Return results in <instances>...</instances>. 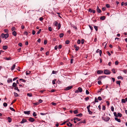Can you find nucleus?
Masks as SVG:
<instances>
[{"label":"nucleus","mask_w":127,"mask_h":127,"mask_svg":"<svg viewBox=\"0 0 127 127\" xmlns=\"http://www.w3.org/2000/svg\"><path fill=\"white\" fill-rule=\"evenodd\" d=\"M16 30V28L14 27H13L11 28V30L12 31H15Z\"/></svg>","instance_id":"79ce46f5"},{"label":"nucleus","mask_w":127,"mask_h":127,"mask_svg":"<svg viewBox=\"0 0 127 127\" xmlns=\"http://www.w3.org/2000/svg\"><path fill=\"white\" fill-rule=\"evenodd\" d=\"M106 6L107 8H109L110 7V5L109 4H107L106 5Z\"/></svg>","instance_id":"774afa93"},{"label":"nucleus","mask_w":127,"mask_h":127,"mask_svg":"<svg viewBox=\"0 0 127 127\" xmlns=\"http://www.w3.org/2000/svg\"><path fill=\"white\" fill-rule=\"evenodd\" d=\"M105 16H102L100 17V19L101 20H104L105 19Z\"/></svg>","instance_id":"4be33fe9"},{"label":"nucleus","mask_w":127,"mask_h":127,"mask_svg":"<svg viewBox=\"0 0 127 127\" xmlns=\"http://www.w3.org/2000/svg\"><path fill=\"white\" fill-rule=\"evenodd\" d=\"M14 87L15 88H14V89L15 90H17L18 92L20 91V90L18 89V87H17V86H16V87Z\"/></svg>","instance_id":"bb28decb"},{"label":"nucleus","mask_w":127,"mask_h":127,"mask_svg":"<svg viewBox=\"0 0 127 127\" xmlns=\"http://www.w3.org/2000/svg\"><path fill=\"white\" fill-rule=\"evenodd\" d=\"M94 27L95 29V30L96 31H97L98 30L97 27V26H94Z\"/></svg>","instance_id":"6e6d98bb"},{"label":"nucleus","mask_w":127,"mask_h":127,"mask_svg":"<svg viewBox=\"0 0 127 127\" xmlns=\"http://www.w3.org/2000/svg\"><path fill=\"white\" fill-rule=\"evenodd\" d=\"M104 73L105 74L108 75L111 73V72L109 70L105 69L104 71Z\"/></svg>","instance_id":"f03ea898"},{"label":"nucleus","mask_w":127,"mask_h":127,"mask_svg":"<svg viewBox=\"0 0 127 127\" xmlns=\"http://www.w3.org/2000/svg\"><path fill=\"white\" fill-rule=\"evenodd\" d=\"M74 121L76 120L77 121H78L80 120V119L78 118L75 117L73 119Z\"/></svg>","instance_id":"1a4fd4ad"},{"label":"nucleus","mask_w":127,"mask_h":127,"mask_svg":"<svg viewBox=\"0 0 127 127\" xmlns=\"http://www.w3.org/2000/svg\"><path fill=\"white\" fill-rule=\"evenodd\" d=\"M88 111L89 112V114H92L93 112H92L90 110V109H89V110H88Z\"/></svg>","instance_id":"72a5a7b5"},{"label":"nucleus","mask_w":127,"mask_h":127,"mask_svg":"<svg viewBox=\"0 0 127 127\" xmlns=\"http://www.w3.org/2000/svg\"><path fill=\"white\" fill-rule=\"evenodd\" d=\"M10 109L11 110H12V111H15V110L14 108H12L11 107H10Z\"/></svg>","instance_id":"de8ad7c7"},{"label":"nucleus","mask_w":127,"mask_h":127,"mask_svg":"<svg viewBox=\"0 0 127 127\" xmlns=\"http://www.w3.org/2000/svg\"><path fill=\"white\" fill-rule=\"evenodd\" d=\"M55 26H57V25H58V22L57 21H55Z\"/></svg>","instance_id":"864d4df0"},{"label":"nucleus","mask_w":127,"mask_h":127,"mask_svg":"<svg viewBox=\"0 0 127 127\" xmlns=\"http://www.w3.org/2000/svg\"><path fill=\"white\" fill-rule=\"evenodd\" d=\"M114 116L115 117H117V113L116 112H114Z\"/></svg>","instance_id":"49530a36"},{"label":"nucleus","mask_w":127,"mask_h":127,"mask_svg":"<svg viewBox=\"0 0 127 127\" xmlns=\"http://www.w3.org/2000/svg\"><path fill=\"white\" fill-rule=\"evenodd\" d=\"M115 119L116 121H117L119 122H121V120L120 119H118L117 117L115 118Z\"/></svg>","instance_id":"9b49d317"},{"label":"nucleus","mask_w":127,"mask_h":127,"mask_svg":"<svg viewBox=\"0 0 127 127\" xmlns=\"http://www.w3.org/2000/svg\"><path fill=\"white\" fill-rule=\"evenodd\" d=\"M96 10L97 12L98 13H100L101 12V10L99 9L98 6H97Z\"/></svg>","instance_id":"6e6552de"},{"label":"nucleus","mask_w":127,"mask_h":127,"mask_svg":"<svg viewBox=\"0 0 127 127\" xmlns=\"http://www.w3.org/2000/svg\"><path fill=\"white\" fill-rule=\"evenodd\" d=\"M89 99V97H88L85 98V100L86 101L88 100Z\"/></svg>","instance_id":"37998d69"},{"label":"nucleus","mask_w":127,"mask_h":127,"mask_svg":"<svg viewBox=\"0 0 127 127\" xmlns=\"http://www.w3.org/2000/svg\"><path fill=\"white\" fill-rule=\"evenodd\" d=\"M97 99L98 100L100 101L102 100V98H101V97L100 96H98V97Z\"/></svg>","instance_id":"603ef678"},{"label":"nucleus","mask_w":127,"mask_h":127,"mask_svg":"<svg viewBox=\"0 0 127 127\" xmlns=\"http://www.w3.org/2000/svg\"><path fill=\"white\" fill-rule=\"evenodd\" d=\"M7 104L5 102H4L3 103V106L4 107H6L7 106Z\"/></svg>","instance_id":"4c0bfd02"},{"label":"nucleus","mask_w":127,"mask_h":127,"mask_svg":"<svg viewBox=\"0 0 127 127\" xmlns=\"http://www.w3.org/2000/svg\"><path fill=\"white\" fill-rule=\"evenodd\" d=\"M12 34L13 35L15 36H16L17 35V33L15 31H13L12 32Z\"/></svg>","instance_id":"dca6fc26"},{"label":"nucleus","mask_w":127,"mask_h":127,"mask_svg":"<svg viewBox=\"0 0 127 127\" xmlns=\"http://www.w3.org/2000/svg\"><path fill=\"white\" fill-rule=\"evenodd\" d=\"M117 78L118 79H121L122 80H123V77L122 76H118L117 77Z\"/></svg>","instance_id":"cd10ccee"},{"label":"nucleus","mask_w":127,"mask_h":127,"mask_svg":"<svg viewBox=\"0 0 127 127\" xmlns=\"http://www.w3.org/2000/svg\"><path fill=\"white\" fill-rule=\"evenodd\" d=\"M66 125L68 126L69 127H71L72 125V124L70 122H69L68 123H67Z\"/></svg>","instance_id":"a211bd4d"},{"label":"nucleus","mask_w":127,"mask_h":127,"mask_svg":"<svg viewBox=\"0 0 127 127\" xmlns=\"http://www.w3.org/2000/svg\"><path fill=\"white\" fill-rule=\"evenodd\" d=\"M48 30H49L50 31H52V30L51 27H49V28H48Z\"/></svg>","instance_id":"e2e57ef3"},{"label":"nucleus","mask_w":127,"mask_h":127,"mask_svg":"<svg viewBox=\"0 0 127 127\" xmlns=\"http://www.w3.org/2000/svg\"><path fill=\"white\" fill-rule=\"evenodd\" d=\"M7 119L9 123H10L12 121V119L10 117H8Z\"/></svg>","instance_id":"ddd939ff"},{"label":"nucleus","mask_w":127,"mask_h":127,"mask_svg":"<svg viewBox=\"0 0 127 127\" xmlns=\"http://www.w3.org/2000/svg\"><path fill=\"white\" fill-rule=\"evenodd\" d=\"M82 116V113H80L79 114H77L76 115V116L77 117H81Z\"/></svg>","instance_id":"b1692460"},{"label":"nucleus","mask_w":127,"mask_h":127,"mask_svg":"<svg viewBox=\"0 0 127 127\" xmlns=\"http://www.w3.org/2000/svg\"><path fill=\"white\" fill-rule=\"evenodd\" d=\"M20 81H21L22 82H26V80H24L23 79H20L19 80Z\"/></svg>","instance_id":"e433bc0d"},{"label":"nucleus","mask_w":127,"mask_h":127,"mask_svg":"<svg viewBox=\"0 0 127 127\" xmlns=\"http://www.w3.org/2000/svg\"><path fill=\"white\" fill-rule=\"evenodd\" d=\"M122 116V114L120 113H118L117 115V117H121Z\"/></svg>","instance_id":"6ab92c4d"},{"label":"nucleus","mask_w":127,"mask_h":127,"mask_svg":"<svg viewBox=\"0 0 127 127\" xmlns=\"http://www.w3.org/2000/svg\"><path fill=\"white\" fill-rule=\"evenodd\" d=\"M64 35V34L63 33H61L60 34V37L61 38Z\"/></svg>","instance_id":"2f4dec72"},{"label":"nucleus","mask_w":127,"mask_h":127,"mask_svg":"<svg viewBox=\"0 0 127 127\" xmlns=\"http://www.w3.org/2000/svg\"><path fill=\"white\" fill-rule=\"evenodd\" d=\"M58 29L59 30L60 29L61 26V24L60 23H59L58 24Z\"/></svg>","instance_id":"473e14b6"},{"label":"nucleus","mask_w":127,"mask_h":127,"mask_svg":"<svg viewBox=\"0 0 127 127\" xmlns=\"http://www.w3.org/2000/svg\"><path fill=\"white\" fill-rule=\"evenodd\" d=\"M73 87L72 86H70L67 87L65 89V90L66 91L72 89Z\"/></svg>","instance_id":"39448f33"},{"label":"nucleus","mask_w":127,"mask_h":127,"mask_svg":"<svg viewBox=\"0 0 127 127\" xmlns=\"http://www.w3.org/2000/svg\"><path fill=\"white\" fill-rule=\"evenodd\" d=\"M78 90L79 91V92H81L82 91V89L81 87H79L78 88Z\"/></svg>","instance_id":"aec40b11"},{"label":"nucleus","mask_w":127,"mask_h":127,"mask_svg":"<svg viewBox=\"0 0 127 127\" xmlns=\"http://www.w3.org/2000/svg\"><path fill=\"white\" fill-rule=\"evenodd\" d=\"M41 31V29H40L36 33L37 34H39Z\"/></svg>","instance_id":"c9c22d12"},{"label":"nucleus","mask_w":127,"mask_h":127,"mask_svg":"<svg viewBox=\"0 0 127 127\" xmlns=\"http://www.w3.org/2000/svg\"><path fill=\"white\" fill-rule=\"evenodd\" d=\"M106 107L105 106L103 105L102 109L103 110H105Z\"/></svg>","instance_id":"a18cd8bd"},{"label":"nucleus","mask_w":127,"mask_h":127,"mask_svg":"<svg viewBox=\"0 0 127 127\" xmlns=\"http://www.w3.org/2000/svg\"><path fill=\"white\" fill-rule=\"evenodd\" d=\"M27 121L26 119H23L22 120V121L20 122V123L21 124H23L24 123L27 122Z\"/></svg>","instance_id":"0eeeda50"},{"label":"nucleus","mask_w":127,"mask_h":127,"mask_svg":"<svg viewBox=\"0 0 127 127\" xmlns=\"http://www.w3.org/2000/svg\"><path fill=\"white\" fill-rule=\"evenodd\" d=\"M99 52V55L100 56H101L102 51L101 50H99V49H98L96 51V53Z\"/></svg>","instance_id":"423d86ee"},{"label":"nucleus","mask_w":127,"mask_h":127,"mask_svg":"<svg viewBox=\"0 0 127 127\" xmlns=\"http://www.w3.org/2000/svg\"><path fill=\"white\" fill-rule=\"evenodd\" d=\"M27 95L29 97L32 96V93H28L27 94Z\"/></svg>","instance_id":"c756f323"},{"label":"nucleus","mask_w":127,"mask_h":127,"mask_svg":"<svg viewBox=\"0 0 127 127\" xmlns=\"http://www.w3.org/2000/svg\"><path fill=\"white\" fill-rule=\"evenodd\" d=\"M33 104H34V105H38L39 104V103L38 102H35V103H33Z\"/></svg>","instance_id":"09e8293b"},{"label":"nucleus","mask_w":127,"mask_h":127,"mask_svg":"<svg viewBox=\"0 0 127 127\" xmlns=\"http://www.w3.org/2000/svg\"><path fill=\"white\" fill-rule=\"evenodd\" d=\"M51 104L53 105H55L57 104V103H56L52 102V103Z\"/></svg>","instance_id":"69168bd1"},{"label":"nucleus","mask_w":127,"mask_h":127,"mask_svg":"<svg viewBox=\"0 0 127 127\" xmlns=\"http://www.w3.org/2000/svg\"><path fill=\"white\" fill-rule=\"evenodd\" d=\"M56 80V79H55L52 81V84H55V81Z\"/></svg>","instance_id":"c03bdc74"},{"label":"nucleus","mask_w":127,"mask_h":127,"mask_svg":"<svg viewBox=\"0 0 127 127\" xmlns=\"http://www.w3.org/2000/svg\"><path fill=\"white\" fill-rule=\"evenodd\" d=\"M73 112L74 114H77L78 113V112L77 110H75L73 111Z\"/></svg>","instance_id":"393cba45"},{"label":"nucleus","mask_w":127,"mask_h":127,"mask_svg":"<svg viewBox=\"0 0 127 127\" xmlns=\"http://www.w3.org/2000/svg\"><path fill=\"white\" fill-rule=\"evenodd\" d=\"M121 82L120 81H118L116 82V84L120 85Z\"/></svg>","instance_id":"c85d7f7f"},{"label":"nucleus","mask_w":127,"mask_h":127,"mask_svg":"<svg viewBox=\"0 0 127 127\" xmlns=\"http://www.w3.org/2000/svg\"><path fill=\"white\" fill-rule=\"evenodd\" d=\"M84 41H85L84 40V39H82L81 40V43L82 44H83L84 43Z\"/></svg>","instance_id":"680f3d73"},{"label":"nucleus","mask_w":127,"mask_h":127,"mask_svg":"<svg viewBox=\"0 0 127 127\" xmlns=\"http://www.w3.org/2000/svg\"><path fill=\"white\" fill-rule=\"evenodd\" d=\"M30 73H31V72L30 71H29V70L27 71L26 72V75H28L29 74H30Z\"/></svg>","instance_id":"a878e982"},{"label":"nucleus","mask_w":127,"mask_h":127,"mask_svg":"<svg viewBox=\"0 0 127 127\" xmlns=\"http://www.w3.org/2000/svg\"><path fill=\"white\" fill-rule=\"evenodd\" d=\"M86 94L87 95H88L89 94V92L87 90L86 91Z\"/></svg>","instance_id":"0e129e2a"},{"label":"nucleus","mask_w":127,"mask_h":127,"mask_svg":"<svg viewBox=\"0 0 127 127\" xmlns=\"http://www.w3.org/2000/svg\"><path fill=\"white\" fill-rule=\"evenodd\" d=\"M102 78L101 76L99 77L97 79V80H100L102 79Z\"/></svg>","instance_id":"bf43d9fd"},{"label":"nucleus","mask_w":127,"mask_h":127,"mask_svg":"<svg viewBox=\"0 0 127 127\" xmlns=\"http://www.w3.org/2000/svg\"><path fill=\"white\" fill-rule=\"evenodd\" d=\"M12 82V80L11 78L8 79L7 81V82L8 83H10V82Z\"/></svg>","instance_id":"9d476101"},{"label":"nucleus","mask_w":127,"mask_h":127,"mask_svg":"<svg viewBox=\"0 0 127 127\" xmlns=\"http://www.w3.org/2000/svg\"><path fill=\"white\" fill-rule=\"evenodd\" d=\"M14 95L15 97H17L19 96L18 94L14 92Z\"/></svg>","instance_id":"7c9ffc66"},{"label":"nucleus","mask_w":127,"mask_h":127,"mask_svg":"<svg viewBox=\"0 0 127 127\" xmlns=\"http://www.w3.org/2000/svg\"><path fill=\"white\" fill-rule=\"evenodd\" d=\"M29 121L31 122H33L35 121V119L31 117H30L28 119Z\"/></svg>","instance_id":"20e7f679"},{"label":"nucleus","mask_w":127,"mask_h":127,"mask_svg":"<svg viewBox=\"0 0 127 127\" xmlns=\"http://www.w3.org/2000/svg\"><path fill=\"white\" fill-rule=\"evenodd\" d=\"M107 53L109 56H110L111 55L110 53L108 51L107 52Z\"/></svg>","instance_id":"338daca9"},{"label":"nucleus","mask_w":127,"mask_h":127,"mask_svg":"<svg viewBox=\"0 0 127 127\" xmlns=\"http://www.w3.org/2000/svg\"><path fill=\"white\" fill-rule=\"evenodd\" d=\"M111 110L113 111H114V108L113 106H112L111 107Z\"/></svg>","instance_id":"5fc2aeb1"},{"label":"nucleus","mask_w":127,"mask_h":127,"mask_svg":"<svg viewBox=\"0 0 127 127\" xmlns=\"http://www.w3.org/2000/svg\"><path fill=\"white\" fill-rule=\"evenodd\" d=\"M103 72V71L101 70H98L97 71V73L98 74H100L102 73Z\"/></svg>","instance_id":"4468645a"},{"label":"nucleus","mask_w":127,"mask_h":127,"mask_svg":"<svg viewBox=\"0 0 127 127\" xmlns=\"http://www.w3.org/2000/svg\"><path fill=\"white\" fill-rule=\"evenodd\" d=\"M9 36V35L8 33L5 34L2 33L1 34L0 37L3 38H4L5 39H6Z\"/></svg>","instance_id":"f257e3e1"},{"label":"nucleus","mask_w":127,"mask_h":127,"mask_svg":"<svg viewBox=\"0 0 127 127\" xmlns=\"http://www.w3.org/2000/svg\"><path fill=\"white\" fill-rule=\"evenodd\" d=\"M30 111H24V113L25 114H27L28 115H29L30 114Z\"/></svg>","instance_id":"f3484780"},{"label":"nucleus","mask_w":127,"mask_h":127,"mask_svg":"<svg viewBox=\"0 0 127 127\" xmlns=\"http://www.w3.org/2000/svg\"><path fill=\"white\" fill-rule=\"evenodd\" d=\"M3 49L4 50H6L8 48L7 46H3L2 47Z\"/></svg>","instance_id":"412c9836"},{"label":"nucleus","mask_w":127,"mask_h":127,"mask_svg":"<svg viewBox=\"0 0 127 127\" xmlns=\"http://www.w3.org/2000/svg\"><path fill=\"white\" fill-rule=\"evenodd\" d=\"M33 116L34 117H35L36 116L37 114H36V113L35 112H34L32 114Z\"/></svg>","instance_id":"a19ab883"},{"label":"nucleus","mask_w":127,"mask_h":127,"mask_svg":"<svg viewBox=\"0 0 127 127\" xmlns=\"http://www.w3.org/2000/svg\"><path fill=\"white\" fill-rule=\"evenodd\" d=\"M98 99L97 98L95 97V102H98Z\"/></svg>","instance_id":"ea45409f"},{"label":"nucleus","mask_w":127,"mask_h":127,"mask_svg":"<svg viewBox=\"0 0 127 127\" xmlns=\"http://www.w3.org/2000/svg\"><path fill=\"white\" fill-rule=\"evenodd\" d=\"M4 32L7 33H8V30L7 29H5L4 30Z\"/></svg>","instance_id":"f704fd0d"},{"label":"nucleus","mask_w":127,"mask_h":127,"mask_svg":"<svg viewBox=\"0 0 127 127\" xmlns=\"http://www.w3.org/2000/svg\"><path fill=\"white\" fill-rule=\"evenodd\" d=\"M15 66L16 65L15 64H13L10 68L11 70H13L15 68Z\"/></svg>","instance_id":"f8f14e48"},{"label":"nucleus","mask_w":127,"mask_h":127,"mask_svg":"<svg viewBox=\"0 0 127 127\" xmlns=\"http://www.w3.org/2000/svg\"><path fill=\"white\" fill-rule=\"evenodd\" d=\"M102 120L106 122L108 121L110 119V118L107 116L105 117H102Z\"/></svg>","instance_id":"7ed1b4c3"},{"label":"nucleus","mask_w":127,"mask_h":127,"mask_svg":"<svg viewBox=\"0 0 127 127\" xmlns=\"http://www.w3.org/2000/svg\"><path fill=\"white\" fill-rule=\"evenodd\" d=\"M17 86V85L16 83L14 82L13 83L12 86L13 87H16V86Z\"/></svg>","instance_id":"5701e85b"},{"label":"nucleus","mask_w":127,"mask_h":127,"mask_svg":"<svg viewBox=\"0 0 127 127\" xmlns=\"http://www.w3.org/2000/svg\"><path fill=\"white\" fill-rule=\"evenodd\" d=\"M81 43V41L80 40L78 39L77 41V43L78 44H80Z\"/></svg>","instance_id":"13d9d810"},{"label":"nucleus","mask_w":127,"mask_h":127,"mask_svg":"<svg viewBox=\"0 0 127 127\" xmlns=\"http://www.w3.org/2000/svg\"><path fill=\"white\" fill-rule=\"evenodd\" d=\"M3 59L7 60H11V59L10 57L9 58L4 57L3 58Z\"/></svg>","instance_id":"2eb2a0df"},{"label":"nucleus","mask_w":127,"mask_h":127,"mask_svg":"<svg viewBox=\"0 0 127 127\" xmlns=\"http://www.w3.org/2000/svg\"><path fill=\"white\" fill-rule=\"evenodd\" d=\"M69 42H70L69 40H66L65 41V44H68L69 43Z\"/></svg>","instance_id":"3c124183"},{"label":"nucleus","mask_w":127,"mask_h":127,"mask_svg":"<svg viewBox=\"0 0 127 127\" xmlns=\"http://www.w3.org/2000/svg\"><path fill=\"white\" fill-rule=\"evenodd\" d=\"M47 40H45L44 41V44L45 45L47 43Z\"/></svg>","instance_id":"8fccbe9b"},{"label":"nucleus","mask_w":127,"mask_h":127,"mask_svg":"<svg viewBox=\"0 0 127 127\" xmlns=\"http://www.w3.org/2000/svg\"><path fill=\"white\" fill-rule=\"evenodd\" d=\"M112 71L114 73H116L115 70L114 69H112Z\"/></svg>","instance_id":"4d7b16f0"},{"label":"nucleus","mask_w":127,"mask_h":127,"mask_svg":"<svg viewBox=\"0 0 127 127\" xmlns=\"http://www.w3.org/2000/svg\"><path fill=\"white\" fill-rule=\"evenodd\" d=\"M123 71L125 74L127 73V70L126 69L124 70Z\"/></svg>","instance_id":"052dcab7"},{"label":"nucleus","mask_w":127,"mask_h":127,"mask_svg":"<svg viewBox=\"0 0 127 127\" xmlns=\"http://www.w3.org/2000/svg\"><path fill=\"white\" fill-rule=\"evenodd\" d=\"M122 102L123 103H125L126 102V101L125 99H122Z\"/></svg>","instance_id":"58836bf2"}]
</instances>
